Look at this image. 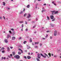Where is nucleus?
<instances>
[{"instance_id": "f257e3e1", "label": "nucleus", "mask_w": 61, "mask_h": 61, "mask_svg": "<svg viewBox=\"0 0 61 61\" xmlns=\"http://www.w3.org/2000/svg\"><path fill=\"white\" fill-rule=\"evenodd\" d=\"M41 56H42L44 58H46V56H47V57H48V56L46 54V53H45L44 54V55H45L46 56H45V55L44 56L43 55L42 53H41L40 54Z\"/></svg>"}, {"instance_id": "f03ea898", "label": "nucleus", "mask_w": 61, "mask_h": 61, "mask_svg": "<svg viewBox=\"0 0 61 61\" xmlns=\"http://www.w3.org/2000/svg\"><path fill=\"white\" fill-rule=\"evenodd\" d=\"M14 57L15 58H16L17 59H19V58H20V56L19 55H15L14 56Z\"/></svg>"}, {"instance_id": "7ed1b4c3", "label": "nucleus", "mask_w": 61, "mask_h": 61, "mask_svg": "<svg viewBox=\"0 0 61 61\" xmlns=\"http://www.w3.org/2000/svg\"><path fill=\"white\" fill-rule=\"evenodd\" d=\"M57 35V31L56 30H55L54 31V36H56Z\"/></svg>"}, {"instance_id": "20e7f679", "label": "nucleus", "mask_w": 61, "mask_h": 61, "mask_svg": "<svg viewBox=\"0 0 61 61\" xmlns=\"http://www.w3.org/2000/svg\"><path fill=\"white\" fill-rule=\"evenodd\" d=\"M51 12H52V15H54L55 14V10L53 11H51Z\"/></svg>"}, {"instance_id": "39448f33", "label": "nucleus", "mask_w": 61, "mask_h": 61, "mask_svg": "<svg viewBox=\"0 0 61 61\" xmlns=\"http://www.w3.org/2000/svg\"><path fill=\"white\" fill-rule=\"evenodd\" d=\"M50 18L51 19H54V16L53 15H51V16Z\"/></svg>"}, {"instance_id": "423d86ee", "label": "nucleus", "mask_w": 61, "mask_h": 61, "mask_svg": "<svg viewBox=\"0 0 61 61\" xmlns=\"http://www.w3.org/2000/svg\"><path fill=\"white\" fill-rule=\"evenodd\" d=\"M15 37H13L12 38V40H15Z\"/></svg>"}, {"instance_id": "0eeeda50", "label": "nucleus", "mask_w": 61, "mask_h": 61, "mask_svg": "<svg viewBox=\"0 0 61 61\" xmlns=\"http://www.w3.org/2000/svg\"><path fill=\"white\" fill-rule=\"evenodd\" d=\"M30 43H31V42H32V39L31 38L30 39Z\"/></svg>"}, {"instance_id": "6e6552de", "label": "nucleus", "mask_w": 61, "mask_h": 61, "mask_svg": "<svg viewBox=\"0 0 61 61\" xmlns=\"http://www.w3.org/2000/svg\"><path fill=\"white\" fill-rule=\"evenodd\" d=\"M5 49V48L4 47H2L1 49L0 50H4Z\"/></svg>"}, {"instance_id": "1a4fd4ad", "label": "nucleus", "mask_w": 61, "mask_h": 61, "mask_svg": "<svg viewBox=\"0 0 61 61\" xmlns=\"http://www.w3.org/2000/svg\"><path fill=\"white\" fill-rule=\"evenodd\" d=\"M27 58L28 59H30V58H31V57L29 56H27Z\"/></svg>"}, {"instance_id": "9d476101", "label": "nucleus", "mask_w": 61, "mask_h": 61, "mask_svg": "<svg viewBox=\"0 0 61 61\" xmlns=\"http://www.w3.org/2000/svg\"><path fill=\"white\" fill-rule=\"evenodd\" d=\"M5 43H7L8 41H7V39H6L5 40Z\"/></svg>"}, {"instance_id": "9b49d317", "label": "nucleus", "mask_w": 61, "mask_h": 61, "mask_svg": "<svg viewBox=\"0 0 61 61\" xmlns=\"http://www.w3.org/2000/svg\"><path fill=\"white\" fill-rule=\"evenodd\" d=\"M12 53H13V56H15V52H12Z\"/></svg>"}, {"instance_id": "f8f14e48", "label": "nucleus", "mask_w": 61, "mask_h": 61, "mask_svg": "<svg viewBox=\"0 0 61 61\" xmlns=\"http://www.w3.org/2000/svg\"><path fill=\"white\" fill-rule=\"evenodd\" d=\"M57 13H58V11H55V14H57Z\"/></svg>"}, {"instance_id": "ddd939ff", "label": "nucleus", "mask_w": 61, "mask_h": 61, "mask_svg": "<svg viewBox=\"0 0 61 61\" xmlns=\"http://www.w3.org/2000/svg\"><path fill=\"white\" fill-rule=\"evenodd\" d=\"M30 16H31V15H30L29 14H28V18H29V17H30Z\"/></svg>"}, {"instance_id": "4468645a", "label": "nucleus", "mask_w": 61, "mask_h": 61, "mask_svg": "<svg viewBox=\"0 0 61 61\" xmlns=\"http://www.w3.org/2000/svg\"><path fill=\"white\" fill-rule=\"evenodd\" d=\"M3 5H5V2H3Z\"/></svg>"}, {"instance_id": "2eb2a0df", "label": "nucleus", "mask_w": 61, "mask_h": 61, "mask_svg": "<svg viewBox=\"0 0 61 61\" xmlns=\"http://www.w3.org/2000/svg\"><path fill=\"white\" fill-rule=\"evenodd\" d=\"M29 6H30V5H28L27 6V8H29Z\"/></svg>"}, {"instance_id": "dca6fc26", "label": "nucleus", "mask_w": 61, "mask_h": 61, "mask_svg": "<svg viewBox=\"0 0 61 61\" xmlns=\"http://www.w3.org/2000/svg\"><path fill=\"white\" fill-rule=\"evenodd\" d=\"M18 55H21V53L19 52H18Z\"/></svg>"}, {"instance_id": "f3484780", "label": "nucleus", "mask_w": 61, "mask_h": 61, "mask_svg": "<svg viewBox=\"0 0 61 61\" xmlns=\"http://www.w3.org/2000/svg\"><path fill=\"white\" fill-rule=\"evenodd\" d=\"M9 37H10V35H8L7 36V38H9Z\"/></svg>"}, {"instance_id": "a211bd4d", "label": "nucleus", "mask_w": 61, "mask_h": 61, "mask_svg": "<svg viewBox=\"0 0 61 61\" xmlns=\"http://www.w3.org/2000/svg\"><path fill=\"white\" fill-rule=\"evenodd\" d=\"M49 55V56H50V57H51V54L50 53H49V54H48Z\"/></svg>"}, {"instance_id": "6ab92c4d", "label": "nucleus", "mask_w": 61, "mask_h": 61, "mask_svg": "<svg viewBox=\"0 0 61 61\" xmlns=\"http://www.w3.org/2000/svg\"><path fill=\"white\" fill-rule=\"evenodd\" d=\"M7 49L8 51H9V50H10V49L9 48V47H8L7 48Z\"/></svg>"}, {"instance_id": "aec40b11", "label": "nucleus", "mask_w": 61, "mask_h": 61, "mask_svg": "<svg viewBox=\"0 0 61 61\" xmlns=\"http://www.w3.org/2000/svg\"><path fill=\"white\" fill-rule=\"evenodd\" d=\"M47 18L48 20H49V17L48 16H47Z\"/></svg>"}, {"instance_id": "412c9836", "label": "nucleus", "mask_w": 61, "mask_h": 61, "mask_svg": "<svg viewBox=\"0 0 61 61\" xmlns=\"http://www.w3.org/2000/svg\"><path fill=\"white\" fill-rule=\"evenodd\" d=\"M36 59L37 61H40V60H39V59H38V58H37Z\"/></svg>"}, {"instance_id": "4be33fe9", "label": "nucleus", "mask_w": 61, "mask_h": 61, "mask_svg": "<svg viewBox=\"0 0 61 61\" xmlns=\"http://www.w3.org/2000/svg\"><path fill=\"white\" fill-rule=\"evenodd\" d=\"M21 26L22 28H23V27H24V25H23V24H22L21 25Z\"/></svg>"}, {"instance_id": "5701e85b", "label": "nucleus", "mask_w": 61, "mask_h": 61, "mask_svg": "<svg viewBox=\"0 0 61 61\" xmlns=\"http://www.w3.org/2000/svg\"><path fill=\"white\" fill-rule=\"evenodd\" d=\"M37 57L39 59H40V57L39 56H37Z\"/></svg>"}, {"instance_id": "b1692460", "label": "nucleus", "mask_w": 61, "mask_h": 61, "mask_svg": "<svg viewBox=\"0 0 61 61\" xmlns=\"http://www.w3.org/2000/svg\"><path fill=\"white\" fill-rule=\"evenodd\" d=\"M9 32L10 33V34H12V32L11 30H10L9 31Z\"/></svg>"}, {"instance_id": "393cba45", "label": "nucleus", "mask_w": 61, "mask_h": 61, "mask_svg": "<svg viewBox=\"0 0 61 61\" xmlns=\"http://www.w3.org/2000/svg\"><path fill=\"white\" fill-rule=\"evenodd\" d=\"M44 11H46V10H42V13H43V12H44Z\"/></svg>"}, {"instance_id": "a878e982", "label": "nucleus", "mask_w": 61, "mask_h": 61, "mask_svg": "<svg viewBox=\"0 0 61 61\" xmlns=\"http://www.w3.org/2000/svg\"><path fill=\"white\" fill-rule=\"evenodd\" d=\"M22 13H23V11H21L20 13V14H22Z\"/></svg>"}, {"instance_id": "bb28decb", "label": "nucleus", "mask_w": 61, "mask_h": 61, "mask_svg": "<svg viewBox=\"0 0 61 61\" xmlns=\"http://www.w3.org/2000/svg\"><path fill=\"white\" fill-rule=\"evenodd\" d=\"M38 47V46H35V48H37Z\"/></svg>"}, {"instance_id": "cd10ccee", "label": "nucleus", "mask_w": 61, "mask_h": 61, "mask_svg": "<svg viewBox=\"0 0 61 61\" xmlns=\"http://www.w3.org/2000/svg\"><path fill=\"white\" fill-rule=\"evenodd\" d=\"M19 46V47H21V48H22V47H23V46H22L21 45L20 46Z\"/></svg>"}, {"instance_id": "c85d7f7f", "label": "nucleus", "mask_w": 61, "mask_h": 61, "mask_svg": "<svg viewBox=\"0 0 61 61\" xmlns=\"http://www.w3.org/2000/svg\"><path fill=\"white\" fill-rule=\"evenodd\" d=\"M21 38H22L21 37H20L19 38V40H20V39H21Z\"/></svg>"}, {"instance_id": "c756f323", "label": "nucleus", "mask_w": 61, "mask_h": 61, "mask_svg": "<svg viewBox=\"0 0 61 61\" xmlns=\"http://www.w3.org/2000/svg\"><path fill=\"white\" fill-rule=\"evenodd\" d=\"M19 23H23V21H21L19 22Z\"/></svg>"}, {"instance_id": "7c9ffc66", "label": "nucleus", "mask_w": 61, "mask_h": 61, "mask_svg": "<svg viewBox=\"0 0 61 61\" xmlns=\"http://www.w3.org/2000/svg\"><path fill=\"white\" fill-rule=\"evenodd\" d=\"M27 42L26 41H25L24 42V44H25V43H26Z\"/></svg>"}, {"instance_id": "2f4dec72", "label": "nucleus", "mask_w": 61, "mask_h": 61, "mask_svg": "<svg viewBox=\"0 0 61 61\" xmlns=\"http://www.w3.org/2000/svg\"><path fill=\"white\" fill-rule=\"evenodd\" d=\"M25 31H26V32H27V31H28V29H26L25 30Z\"/></svg>"}, {"instance_id": "473e14b6", "label": "nucleus", "mask_w": 61, "mask_h": 61, "mask_svg": "<svg viewBox=\"0 0 61 61\" xmlns=\"http://www.w3.org/2000/svg\"><path fill=\"white\" fill-rule=\"evenodd\" d=\"M2 53H5V51H2Z\"/></svg>"}, {"instance_id": "72a5a7b5", "label": "nucleus", "mask_w": 61, "mask_h": 61, "mask_svg": "<svg viewBox=\"0 0 61 61\" xmlns=\"http://www.w3.org/2000/svg\"><path fill=\"white\" fill-rule=\"evenodd\" d=\"M26 15V14H25L24 15V17H25V15Z\"/></svg>"}, {"instance_id": "f704fd0d", "label": "nucleus", "mask_w": 61, "mask_h": 61, "mask_svg": "<svg viewBox=\"0 0 61 61\" xmlns=\"http://www.w3.org/2000/svg\"><path fill=\"white\" fill-rule=\"evenodd\" d=\"M21 53H23V51L22 50H21Z\"/></svg>"}, {"instance_id": "c9c22d12", "label": "nucleus", "mask_w": 61, "mask_h": 61, "mask_svg": "<svg viewBox=\"0 0 61 61\" xmlns=\"http://www.w3.org/2000/svg\"><path fill=\"white\" fill-rule=\"evenodd\" d=\"M24 58H25V59H26V56H24Z\"/></svg>"}, {"instance_id": "e433bc0d", "label": "nucleus", "mask_w": 61, "mask_h": 61, "mask_svg": "<svg viewBox=\"0 0 61 61\" xmlns=\"http://www.w3.org/2000/svg\"><path fill=\"white\" fill-rule=\"evenodd\" d=\"M30 47H28V48H27V49H29V48H30Z\"/></svg>"}, {"instance_id": "4c0bfd02", "label": "nucleus", "mask_w": 61, "mask_h": 61, "mask_svg": "<svg viewBox=\"0 0 61 61\" xmlns=\"http://www.w3.org/2000/svg\"><path fill=\"white\" fill-rule=\"evenodd\" d=\"M3 18H4L5 20V17L4 16H3Z\"/></svg>"}, {"instance_id": "58836bf2", "label": "nucleus", "mask_w": 61, "mask_h": 61, "mask_svg": "<svg viewBox=\"0 0 61 61\" xmlns=\"http://www.w3.org/2000/svg\"><path fill=\"white\" fill-rule=\"evenodd\" d=\"M10 48L11 49H13V47L10 46Z\"/></svg>"}, {"instance_id": "ea45409f", "label": "nucleus", "mask_w": 61, "mask_h": 61, "mask_svg": "<svg viewBox=\"0 0 61 61\" xmlns=\"http://www.w3.org/2000/svg\"><path fill=\"white\" fill-rule=\"evenodd\" d=\"M8 57H9V58H10V57H11L10 56L8 55Z\"/></svg>"}, {"instance_id": "a19ab883", "label": "nucleus", "mask_w": 61, "mask_h": 61, "mask_svg": "<svg viewBox=\"0 0 61 61\" xmlns=\"http://www.w3.org/2000/svg\"><path fill=\"white\" fill-rule=\"evenodd\" d=\"M40 56V54L39 53L38 54V56Z\"/></svg>"}, {"instance_id": "79ce46f5", "label": "nucleus", "mask_w": 61, "mask_h": 61, "mask_svg": "<svg viewBox=\"0 0 61 61\" xmlns=\"http://www.w3.org/2000/svg\"><path fill=\"white\" fill-rule=\"evenodd\" d=\"M40 46H42V44L41 43H40Z\"/></svg>"}, {"instance_id": "37998d69", "label": "nucleus", "mask_w": 61, "mask_h": 61, "mask_svg": "<svg viewBox=\"0 0 61 61\" xmlns=\"http://www.w3.org/2000/svg\"><path fill=\"white\" fill-rule=\"evenodd\" d=\"M4 59H6V58H5V57H4L3 58Z\"/></svg>"}, {"instance_id": "c03bdc74", "label": "nucleus", "mask_w": 61, "mask_h": 61, "mask_svg": "<svg viewBox=\"0 0 61 61\" xmlns=\"http://www.w3.org/2000/svg\"><path fill=\"white\" fill-rule=\"evenodd\" d=\"M54 57H57V56H54Z\"/></svg>"}, {"instance_id": "a18cd8bd", "label": "nucleus", "mask_w": 61, "mask_h": 61, "mask_svg": "<svg viewBox=\"0 0 61 61\" xmlns=\"http://www.w3.org/2000/svg\"><path fill=\"white\" fill-rule=\"evenodd\" d=\"M11 30H12V31H14V29L12 28L11 29Z\"/></svg>"}, {"instance_id": "49530a36", "label": "nucleus", "mask_w": 61, "mask_h": 61, "mask_svg": "<svg viewBox=\"0 0 61 61\" xmlns=\"http://www.w3.org/2000/svg\"><path fill=\"white\" fill-rule=\"evenodd\" d=\"M51 26L52 27H53V26H54V25H51Z\"/></svg>"}, {"instance_id": "de8ad7c7", "label": "nucleus", "mask_w": 61, "mask_h": 61, "mask_svg": "<svg viewBox=\"0 0 61 61\" xmlns=\"http://www.w3.org/2000/svg\"><path fill=\"white\" fill-rule=\"evenodd\" d=\"M55 20V19H53V20H52V21H54Z\"/></svg>"}, {"instance_id": "09e8293b", "label": "nucleus", "mask_w": 61, "mask_h": 61, "mask_svg": "<svg viewBox=\"0 0 61 61\" xmlns=\"http://www.w3.org/2000/svg\"><path fill=\"white\" fill-rule=\"evenodd\" d=\"M36 43V44H38L39 43V42H37Z\"/></svg>"}, {"instance_id": "8fccbe9b", "label": "nucleus", "mask_w": 61, "mask_h": 61, "mask_svg": "<svg viewBox=\"0 0 61 61\" xmlns=\"http://www.w3.org/2000/svg\"><path fill=\"white\" fill-rule=\"evenodd\" d=\"M28 21H30V20H31V19H28Z\"/></svg>"}, {"instance_id": "3c124183", "label": "nucleus", "mask_w": 61, "mask_h": 61, "mask_svg": "<svg viewBox=\"0 0 61 61\" xmlns=\"http://www.w3.org/2000/svg\"><path fill=\"white\" fill-rule=\"evenodd\" d=\"M49 32V31H48V30H47L46 31V32L47 33H48Z\"/></svg>"}, {"instance_id": "603ef678", "label": "nucleus", "mask_w": 61, "mask_h": 61, "mask_svg": "<svg viewBox=\"0 0 61 61\" xmlns=\"http://www.w3.org/2000/svg\"><path fill=\"white\" fill-rule=\"evenodd\" d=\"M52 37L51 36L50 37V39H52Z\"/></svg>"}, {"instance_id": "864d4df0", "label": "nucleus", "mask_w": 61, "mask_h": 61, "mask_svg": "<svg viewBox=\"0 0 61 61\" xmlns=\"http://www.w3.org/2000/svg\"><path fill=\"white\" fill-rule=\"evenodd\" d=\"M25 24H27V22H26V21L25 22Z\"/></svg>"}, {"instance_id": "5fc2aeb1", "label": "nucleus", "mask_w": 61, "mask_h": 61, "mask_svg": "<svg viewBox=\"0 0 61 61\" xmlns=\"http://www.w3.org/2000/svg\"><path fill=\"white\" fill-rule=\"evenodd\" d=\"M2 17L0 16V19H2Z\"/></svg>"}, {"instance_id": "6e6d98bb", "label": "nucleus", "mask_w": 61, "mask_h": 61, "mask_svg": "<svg viewBox=\"0 0 61 61\" xmlns=\"http://www.w3.org/2000/svg\"><path fill=\"white\" fill-rule=\"evenodd\" d=\"M10 56H12V54H10Z\"/></svg>"}, {"instance_id": "4d7b16f0", "label": "nucleus", "mask_w": 61, "mask_h": 61, "mask_svg": "<svg viewBox=\"0 0 61 61\" xmlns=\"http://www.w3.org/2000/svg\"><path fill=\"white\" fill-rule=\"evenodd\" d=\"M25 11V9H24V10H23V12H24V11Z\"/></svg>"}, {"instance_id": "13d9d810", "label": "nucleus", "mask_w": 61, "mask_h": 61, "mask_svg": "<svg viewBox=\"0 0 61 61\" xmlns=\"http://www.w3.org/2000/svg\"><path fill=\"white\" fill-rule=\"evenodd\" d=\"M43 5H46V4H43Z\"/></svg>"}, {"instance_id": "bf43d9fd", "label": "nucleus", "mask_w": 61, "mask_h": 61, "mask_svg": "<svg viewBox=\"0 0 61 61\" xmlns=\"http://www.w3.org/2000/svg\"><path fill=\"white\" fill-rule=\"evenodd\" d=\"M19 50H21V51L22 50L20 49H19Z\"/></svg>"}, {"instance_id": "052dcab7", "label": "nucleus", "mask_w": 61, "mask_h": 61, "mask_svg": "<svg viewBox=\"0 0 61 61\" xmlns=\"http://www.w3.org/2000/svg\"><path fill=\"white\" fill-rule=\"evenodd\" d=\"M35 45H36V42H35Z\"/></svg>"}, {"instance_id": "680f3d73", "label": "nucleus", "mask_w": 61, "mask_h": 61, "mask_svg": "<svg viewBox=\"0 0 61 61\" xmlns=\"http://www.w3.org/2000/svg\"><path fill=\"white\" fill-rule=\"evenodd\" d=\"M32 23H34V21H32Z\"/></svg>"}, {"instance_id": "e2e57ef3", "label": "nucleus", "mask_w": 61, "mask_h": 61, "mask_svg": "<svg viewBox=\"0 0 61 61\" xmlns=\"http://www.w3.org/2000/svg\"><path fill=\"white\" fill-rule=\"evenodd\" d=\"M42 39H44V40L45 39H45V38H42Z\"/></svg>"}, {"instance_id": "0e129e2a", "label": "nucleus", "mask_w": 61, "mask_h": 61, "mask_svg": "<svg viewBox=\"0 0 61 61\" xmlns=\"http://www.w3.org/2000/svg\"><path fill=\"white\" fill-rule=\"evenodd\" d=\"M33 53L31 52V55H33Z\"/></svg>"}, {"instance_id": "69168bd1", "label": "nucleus", "mask_w": 61, "mask_h": 61, "mask_svg": "<svg viewBox=\"0 0 61 61\" xmlns=\"http://www.w3.org/2000/svg\"><path fill=\"white\" fill-rule=\"evenodd\" d=\"M54 5H56V4H54Z\"/></svg>"}, {"instance_id": "338daca9", "label": "nucleus", "mask_w": 61, "mask_h": 61, "mask_svg": "<svg viewBox=\"0 0 61 61\" xmlns=\"http://www.w3.org/2000/svg\"><path fill=\"white\" fill-rule=\"evenodd\" d=\"M52 4H54V2L53 1L52 2Z\"/></svg>"}, {"instance_id": "774afa93", "label": "nucleus", "mask_w": 61, "mask_h": 61, "mask_svg": "<svg viewBox=\"0 0 61 61\" xmlns=\"http://www.w3.org/2000/svg\"><path fill=\"white\" fill-rule=\"evenodd\" d=\"M32 45H33V46H34V43H32Z\"/></svg>"}]
</instances>
